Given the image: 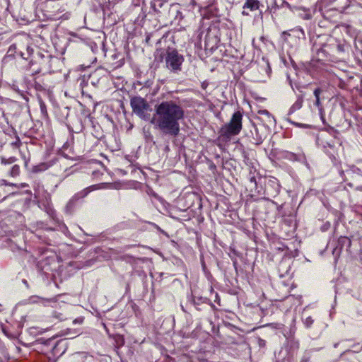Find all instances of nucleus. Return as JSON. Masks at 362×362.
Segmentation results:
<instances>
[{"mask_svg":"<svg viewBox=\"0 0 362 362\" xmlns=\"http://www.w3.org/2000/svg\"><path fill=\"white\" fill-rule=\"evenodd\" d=\"M184 117V109L178 103L163 100L155 105L150 122L163 134L175 137L180 131V121Z\"/></svg>","mask_w":362,"mask_h":362,"instance_id":"nucleus-1","label":"nucleus"},{"mask_svg":"<svg viewBox=\"0 0 362 362\" xmlns=\"http://www.w3.org/2000/svg\"><path fill=\"white\" fill-rule=\"evenodd\" d=\"M243 114L240 111L234 112L229 122L221 128V136L229 139L233 136L238 135L243 129Z\"/></svg>","mask_w":362,"mask_h":362,"instance_id":"nucleus-2","label":"nucleus"},{"mask_svg":"<svg viewBox=\"0 0 362 362\" xmlns=\"http://www.w3.org/2000/svg\"><path fill=\"white\" fill-rule=\"evenodd\" d=\"M339 134L338 131L330 128L319 135L317 142L327 153L332 155L337 146L341 145L340 139L337 137Z\"/></svg>","mask_w":362,"mask_h":362,"instance_id":"nucleus-3","label":"nucleus"},{"mask_svg":"<svg viewBox=\"0 0 362 362\" xmlns=\"http://www.w3.org/2000/svg\"><path fill=\"white\" fill-rule=\"evenodd\" d=\"M165 62L166 66L171 71L177 73L181 71V66L184 62V57L179 54L175 49H168L166 51Z\"/></svg>","mask_w":362,"mask_h":362,"instance_id":"nucleus-4","label":"nucleus"},{"mask_svg":"<svg viewBox=\"0 0 362 362\" xmlns=\"http://www.w3.org/2000/svg\"><path fill=\"white\" fill-rule=\"evenodd\" d=\"M130 105L133 112L140 118L147 120L149 119V115L147 112L150 109L148 102L139 96L133 97L131 99Z\"/></svg>","mask_w":362,"mask_h":362,"instance_id":"nucleus-5","label":"nucleus"},{"mask_svg":"<svg viewBox=\"0 0 362 362\" xmlns=\"http://www.w3.org/2000/svg\"><path fill=\"white\" fill-rule=\"evenodd\" d=\"M259 7V1L258 0H246L243 5V11L242 14L243 16H248L249 13L245 9H249L250 11H255Z\"/></svg>","mask_w":362,"mask_h":362,"instance_id":"nucleus-6","label":"nucleus"},{"mask_svg":"<svg viewBox=\"0 0 362 362\" xmlns=\"http://www.w3.org/2000/svg\"><path fill=\"white\" fill-rule=\"evenodd\" d=\"M351 240L347 237L341 236L338 239L337 246L334 249V252L338 250L340 251L344 247H346V250H348L351 247Z\"/></svg>","mask_w":362,"mask_h":362,"instance_id":"nucleus-7","label":"nucleus"},{"mask_svg":"<svg viewBox=\"0 0 362 362\" xmlns=\"http://www.w3.org/2000/svg\"><path fill=\"white\" fill-rule=\"evenodd\" d=\"M99 185H91V186H89L86 188H85L84 189H83L82 191L79 192L77 194H76V197L78 198H84L85 197H86L90 192L92 191H94V190H96L98 189H99Z\"/></svg>","mask_w":362,"mask_h":362,"instance_id":"nucleus-8","label":"nucleus"},{"mask_svg":"<svg viewBox=\"0 0 362 362\" xmlns=\"http://www.w3.org/2000/svg\"><path fill=\"white\" fill-rule=\"evenodd\" d=\"M30 301L31 303H42L43 305H47V304L49 302L54 301L56 302V299H47V298H40L39 296H33L30 298Z\"/></svg>","mask_w":362,"mask_h":362,"instance_id":"nucleus-9","label":"nucleus"},{"mask_svg":"<svg viewBox=\"0 0 362 362\" xmlns=\"http://www.w3.org/2000/svg\"><path fill=\"white\" fill-rule=\"evenodd\" d=\"M17 160V158L14 156H11L8 158L1 156V165L3 166H6L7 165H11L14 163Z\"/></svg>","mask_w":362,"mask_h":362,"instance_id":"nucleus-10","label":"nucleus"},{"mask_svg":"<svg viewBox=\"0 0 362 362\" xmlns=\"http://www.w3.org/2000/svg\"><path fill=\"white\" fill-rule=\"evenodd\" d=\"M20 167L17 164H15L13 165L11 170L8 171V175L11 177H16L18 175H19L20 174Z\"/></svg>","mask_w":362,"mask_h":362,"instance_id":"nucleus-11","label":"nucleus"},{"mask_svg":"<svg viewBox=\"0 0 362 362\" xmlns=\"http://www.w3.org/2000/svg\"><path fill=\"white\" fill-rule=\"evenodd\" d=\"M322 92V90L319 88H315L314 90V95L316 98V100H315V105L319 108V109H321V103H320V94Z\"/></svg>","mask_w":362,"mask_h":362,"instance_id":"nucleus-12","label":"nucleus"},{"mask_svg":"<svg viewBox=\"0 0 362 362\" xmlns=\"http://www.w3.org/2000/svg\"><path fill=\"white\" fill-rule=\"evenodd\" d=\"M303 99L301 98H298L296 103L292 105L290 109V112H293L297 110H299L302 107Z\"/></svg>","mask_w":362,"mask_h":362,"instance_id":"nucleus-13","label":"nucleus"},{"mask_svg":"<svg viewBox=\"0 0 362 362\" xmlns=\"http://www.w3.org/2000/svg\"><path fill=\"white\" fill-rule=\"evenodd\" d=\"M21 139H19L18 136H16L15 140L13 141H12L11 143H10V146L13 149V150H16V149H18L20 148V146H21Z\"/></svg>","mask_w":362,"mask_h":362,"instance_id":"nucleus-14","label":"nucleus"},{"mask_svg":"<svg viewBox=\"0 0 362 362\" xmlns=\"http://www.w3.org/2000/svg\"><path fill=\"white\" fill-rule=\"evenodd\" d=\"M311 358V354L310 351H305L303 354L300 362H310V359Z\"/></svg>","mask_w":362,"mask_h":362,"instance_id":"nucleus-15","label":"nucleus"},{"mask_svg":"<svg viewBox=\"0 0 362 362\" xmlns=\"http://www.w3.org/2000/svg\"><path fill=\"white\" fill-rule=\"evenodd\" d=\"M313 322L314 320L312 319L311 317H307L303 320L304 325L308 328L313 325Z\"/></svg>","mask_w":362,"mask_h":362,"instance_id":"nucleus-16","label":"nucleus"},{"mask_svg":"<svg viewBox=\"0 0 362 362\" xmlns=\"http://www.w3.org/2000/svg\"><path fill=\"white\" fill-rule=\"evenodd\" d=\"M26 49H27L28 56H30L33 54V49L31 47L27 46Z\"/></svg>","mask_w":362,"mask_h":362,"instance_id":"nucleus-17","label":"nucleus"},{"mask_svg":"<svg viewBox=\"0 0 362 362\" xmlns=\"http://www.w3.org/2000/svg\"><path fill=\"white\" fill-rule=\"evenodd\" d=\"M259 113L261 114V115H266L269 117H270L269 112L267 110H260V111H259Z\"/></svg>","mask_w":362,"mask_h":362,"instance_id":"nucleus-18","label":"nucleus"},{"mask_svg":"<svg viewBox=\"0 0 362 362\" xmlns=\"http://www.w3.org/2000/svg\"><path fill=\"white\" fill-rule=\"evenodd\" d=\"M208 85L209 83L207 81H204L202 83V88L205 90L207 88Z\"/></svg>","mask_w":362,"mask_h":362,"instance_id":"nucleus-19","label":"nucleus"},{"mask_svg":"<svg viewBox=\"0 0 362 362\" xmlns=\"http://www.w3.org/2000/svg\"><path fill=\"white\" fill-rule=\"evenodd\" d=\"M22 158L25 160V165H27L28 160H26L25 156L21 153Z\"/></svg>","mask_w":362,"mask_h":362,"instance_id":"nucleus-20","label":"nucleus"},{"mask_svg":"<svg viewBox=\"0 0 362 362\" xmlns=\"http://www.w3.org/2000/svg\"><path fill=\"white\" fill-rule=\"evenodd\" d=\"M303 18L305 19H310L311 18V16L310 13H306Z\"/></svg>","mask_w":362,"mask_h":362,"instance_id":"nucleus-21","label":"nucleus"},{"mask_svg":"<svg viewBox=\"0 0 362 362\" xmlns=\"http://www.w3.org/2000/svg\"><path fill=\"white\" fill-rule=\"evenodd\" d=\"M20 55H21V57L22 58H23V59H27V57H25V54H24L23 52H20Z\"/></svg>","mask_w":362,"mask_h":362,"instance_id":"nucleus-22","label":"nucleus"},{"mask_svg":"<svg viewBox=\"0 0 362 362\" xmlns=\"http://www.w3.org/2000/svg\"><path fill=\"white\" fill-rule=\"evenodd\" d=\"M2 182H4V184L5 185H11V184H10V183L7 182V181H6V180H2Z\"/></svg>","mask_w":362,"mask_h":362,"instance_id":"nucleus-23","label":"nucleus"},{"mask_svg":"<svg viewBox=\"0 0 362 362\" xmlns=\"http://www.w3.org/2000/svg\"><path fill=\"white\" fill-rule=\"evenodd\" d=\"M16 48V45H11V47H10L9 49H10V50H11V49H15Z\"/></svg>","mask_w":362,"mask_h":362,"instance_id":"nucleus-24","label":"nucleus"},{"mask_svg":"<svg viewBox=\"0 0 362 362\" xmlns=\"http://www.w3.org/2000/svg\"><path fill=\"white\" fill-rule=\"evenodd\" d=\"M40 107H41V110H42V111H43V110H45V104H44V103H41Z\"/></svg>","mask_w":362,"mask_h":362,"instance_id":"nucleus-25","label":"nucleus"},{"mask_svg":"<svg viewBox=\"0 0 362 362\" xmlns=\"http://www.w3.org/2000/svg\"><path fill=\"white\" fill-rule=\"evenodd\" d=\"M82 322V320L81 319H76L74 322L76 323V322Z\"/></svg>","mask_w":362,"mask_h":362,"instance_id":"nucleus-26","label":"nucleus"},{"mask_svg":"<svg viewBox=\"0 0 362 362\" xmlns=\"http://www.w3.org/2000/svg\"><path fill=\"white\" fill-rule=\"evenodd\" d=\"M251 182H253V181H255V179L254 177H252L251 179H250Z\"/></svg>","mask_w":362,"mask_h":362,"instance_id":"nucleus-27","label":"nucleus"}]
</instances>
